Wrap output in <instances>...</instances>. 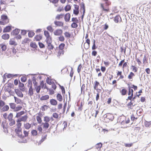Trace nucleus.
Listing matches in <instances>:
<instances>
[{
	"instance_id": "18",
	"label": "nucleus",
	"mask_w": 151,
	"mask_h": 151,
	"mask_svg": "<svg viewBox=\"0 0 151 151\" xmlns=\"http://www.w3.org/2000/svg\"><path fill=\"white\" fill-rule=\"evenodd\" d=\"M9 44L11 45H14L15 46L17 45V43L16 42L15 39L14 38H11L9 41Z\"/></svg>"
},
{
	"instance_id": "52",
	"label": "nucleus",
	"mask_w": 151,
	"mask_h": 151,
	"mask_svg": "<svg viewBox=\"0 0 151 151\" xmlns=\"http://www.w3.org/2000/svg\"><path fill=\"white\" fill-rule=\"evenodd\" d=\"M14 98L15 99V102L17 104H20L21 102V100L16 97L15 96H14Z\"/></svg>"
},
{
	"instance_id": "44",
	"label": "nucleus",
	"mask_w": 151,
	"mask_h": 151,
	"mask_svg": "<svg viewBox=\"0 0 151 151\" xmlns=\"http://www.w3.org/2000/svg\"><path fill=\"white\" fill-rule=\"evenodd\" d=\"M30 41V40L28 38H25L22 42V44H24L26 43H29Z\"/></svg>"
},
{
	"instance_id": "28",
	"label": "nucleus",
	"mask_w": 151,
	"mask_h": 151,
	"mask_svg": "<svg viewBox=\"0 0 151 151\" xmlns=\"http://www.w3.org/2000/svg\"><path fill=\"white\" fill-rule=\"evenodd\" d=\"M2 38L4 40H8L9 38V35L8 34H5L1 36Z\"/></svg>"
},
{
	"instance_id": "59",
	"label": "nucleus",
	"mask_w": 151,
	"mask_h": 151,
	"mask_svg": "<svg viewBox=\"0 0 151 151\" xmlns=\"http://www.w3.org/2000/svg\"><path fill=\"white\" fill-rule=\"evenodd\" d=\"M48 106L47 105H44L41 107V109L42 111H45L47 109Z\"/></svg>"
},
{
	"instance_id": "56",
	"label": "nucleus",
	"mask_w": 151,
	"mask_h": 151,
	"mask_svg": "<svg viewBox=\"0 0 151 151\" xmlns=\"http://www.w3.org/2000/svg\"><path fill=\"white\" fill-rule=\"evenodd\" d=\"M21 122H19L18 119L17 121V123L16 124L17 127V128H21V127L22 125V123Z\"/></svg>"
},
{
	"instance_id": "10",
	"label": "nucleus",
	"mask_w": 151,
	"mask_h": 151,
	"mask_svg": "<svg viewBox=\"0 0 151 151\" xmlns=\"http://www.w3.org/2000/svg\"><path fill=\"white\" fill-rule=\"evenodd\" d=\"M44 34L45 36L46 37V41H49L51 40V37L50 36L49 33L47 31H44Z\"/></svg>"
},
{
	"instance_id": "27",
	"label": "nucleus",
	"mask_w": 151,
	"mask_h": 151,
	"mask_svg": "<svg viewBox=\"0 0 151 151\" xmlns=\"http://www.w3.org/2000/svg\"><path fill=\"white\" fill-rule=\"evenodd\" d=\"M47 135H45L42 137V138L41 140L40 141L37 143V145H39L42 142L45 140L46 139Z\"/></svg>"
},
{
	"instance_id": "43",
	"label": "nucleus",
	"mask_w": 151,
	"mask_h": 151,
	"mask_svg": "<svg viewBox=\"0 0 151 151\" xmlns=\"http://www.w3.org/2000/svg\"><path fill=\"white\" fill-rule=\"evenodd\" d=\"M0 46L1 47L2 50L3 51H5L6 49V46L4 44H0Z\"/></svg>"
},
{
	"instance_id": "53",
	"label": "nucleus",
	"mask_w": 151,
	"mask_h": 151,
	"mask_svg": "<svg viewBox=\"0 0 151 151\" xmlns=\"http://www.w3.org/2000/svg\"><path fill=\"white\" fill-rule=\"evenodd\" d=\"M36 119L37 122L39 124H40L42 122V120L41 117L37 116Z\"/></svg>"
},
{
	"instance_id": "47",
	"label": "nucleus",
	"mask_w": 151,
	"mask_h": 151,
	"mask_svg": "<svg viewBox=\"0 0 151 151\" xmlns=\"http://www.w3.org/2000/svg\"><path fill=\"white\" fill-rule=\"evenodd\" d=\"M145 126L146 127H149L151 126V121L147 122L146 121L145 122Z\"/></svg>"
},
{
	"instance_id": "49",
	"label": "nucleus",
	"mask_w": 151,
	"mask_h": 151,
	"mask_svg": "<svg viewBox=\"0 0 151 151\" xmlns=\"http://www.w3.org/2000/svg\"><path fill=\"white\" fill-rule=\"evenodd\" d=\"M28 94L30 96H32L33 94V90L32 88H29L28 92Z\"/></svg>"
},
{
	"instance_id": "8",
	"label": "nucleus",
	"mask_w": 151,
	"mask_h": 151,
	"mask_svg": "<svg viewBox=\"0 0 151 151\" xmlns=\"http://www.w3.org/2000/svg\"><path fill=\"white\" fill-rule=\"evenodd\" d=\"M63 30L60 29H58L55 30L54 32V35L56 36H60L63 33Z\"/></svg>"
},
{
	"instance_id": "19",
	"label": "nucleus",
	"mask_w": 151,
	"mask_h": 151,
	"mask_svg": "<svg viewBox=\"0 0 151 151\" xmlns=\"http://www.w3.org/2000/svg\"><path fill=\"white\" fill-rule=\"evenodd\" d=\"M120 20L121 21H122L121 18L119 15H117L114 18V20L115 22L116 23H118Z\"/></svg>"
},
{
	"instance_id": "35",
	"label": "nucleus",
	"mask_w": 151,
	"mask_h": 151,
	"mask_svg": "<svg viewBox=\"0 0 151 151\" xmlns=\"http://www.w3.org/2000/svg\"><path fill=\"white\" fill-rule=\"evenodd\" d=\"M42 38V36L40 35H37L35 37V40L39 41Z\"/></svg>"
},
{
	"instance_id": "34",
	"label": "nucleus",
	"mask_w": 151,
	"mask_h": 151,
	"mask_svg": "<svg viewBox=\"0 0 151 151\" xmlns=\"http://www.w3.org/2000/svg\"><path fill=\"white\" fill-rule=\"evenodd\" d=\"M57 99L59 101H61L63 100V97L62 95L59 93H58L57 95Z\"/></svg>"
},
{
	"instance_id": "32",
	"label": "nucleus",
	"mask_w": 151,
	"mask_h": 151,
	"mask_svg": "<svg viewBox=\"0 0 151 151\" xmlns=\"http://www.w3.org/2000/svg\"><path fill=\"white\" fill-rule=\"evenodd\" d=\"M64 50H60L58 49V56L60 57L64 54Z\"/></svg>"
},
{
	"instance_id": "55",
	"label": "nucleus",
	"mask_w": 151,
	"mask_h": 151,
	"mask_svg": "<svg viewBox=\"0 0 151 151\" xmlns=\"http://www.w3.org/2000/svg\"><path fill=\"white\" fill-rule=\"evenodd\" d=\"M28 83L27 86L29 87V88H32V82L31 80L29 79L28 80Z\"/></svg>"
},
{
	"instance_id": "11",
	"label": "nucleus",
	"mask_w": 151,
	"mask_h": 151,
	"mask_svg": "<svg viewBox=\"0 0 151 151\" xmlns=\"http://www.w3.org/2000/svg\"><path fill=\"white\" fill-rule=\"evenodd\" d=\"M47 43V48L49 50H52L54 48L53 46L51 44L52 40H50L49 41H46Z\"/></svg>"
},
{
	"instance_id": "2",
	"label": "nucleus",
	"mask_w": 151,
	"mask_h": 151,
	"mask_svg": "<svg viewBox=\"0 0 151 151\" xmlns=\"http://www.w3.org/2000/svg\"><path fill=\"white\" fill-rule=\"evenodd\" d=\"M104 120L105 122H109V121H113L114 119V116L112 114L107 113L104 116Z\"/></svg>"
},
{
	"instance_id": "31",
	"label": "nucleus",
	"mask_w": 151,
	"mask_h": 151,
	"mask_svg": "<svg viewBox=\"0 0 151 151\" xmlns=\"http://www.w3.org/2000/svg\"><path fill=\"white\" fill-rule=\"evenodd\" d=\"M40 86H42V88H46L47 90H48V88L46 86V83H44L43 81H42L40 83Z\"/></svg>"
},
{
	"instance_id": "12",
	"label": "nucleus",
	"mask_w": 151,
	"mask_h": 151,
	"mask_svg": "<svg viewBox=\"0 0 151 151\" xmlns=\"http://www.w3.org/2000/svg\"><path fill=\"white\" fill-rule=\"evenodd\" d=\"M80 11L81 12L82 11H83V13L82 15V18H83L85 12V4L83 3H82L81 4Z\"/></svg>"
},
{
	"instance_id": "15",
	"label": "nucleus",
	"mask_w": 151,
	"mask_h": 151,
	"mask_svg": "<svg viewBox=\"0 0 151 151\" xmlns=\"http://www.w3.org/2000/svg\"><path fill=\"white\" fill-rule=\"evenodd\" d=\"M65 20L66 22H68L69 21L70 17V14L69 13H67L64 15Z\"/></svg>"
},
{
	"instance_id": "24",
	"label": "nucleus",
	"mask_w": 151,
	"mask_h": 151,
	"mask_svg": "<svg viewBox=\"0 0 151 151\" xmlns=\"http://www.w3.org/2000/svg\"><path fill=\"white\" fill-rule=\"evenodd\" d=\"M12 30V26H6L3 30L4 32H9Z\"/></svg>"
},
{
	"instance_id": "25",
	"label": "nucleus",
	"mask_w": 151,
	"mask_h": 151,
	"mask_svg": "<svg viewBox=\"0 0 151 151\" xmlns=\"http://www.w3.org/2000/svg\"><path fill=\"white\" fill-rule=\"evenodd\" d=\"M24 111H22L17 113L15 117L18 118L24 114Z\"/></svg>"
},
{
	"instance_id": "63",
	"label": "nucleus",
	"mask_w": 151,
	"mask_h": 151,
	"mask_svg": "<svg viewBox=\"0 0 151 151\" xmlns=\"http://www.w3.org/2000/svg\"><path fill=\"white\" fill-rule=\"evenodd\" d=\"M47 83L49 85H52L54 83L53 80L49 79L47 81Z\"/></svg>"
},
{
	"instance_id": "57",
	"label": "nucleus",
	"mask_w": 151,
	"mask_h": 151,
	"mask_svg": "<svg viewBox=\"0 0 151 151\" xmlns=\"http://www.w3.org/2000/svg\"><path fill=\"white\" fill-rule=\"evenodd\" d=\"M58 39L59 41L61 42H63L65 40L64 37L63 36L61 35L60 36L58 37Z\"/></svg>"
},
{
	"instance_id": "33",
	"label": "nucleus",
	"mask_w": 151,
	"mask_h": 151,
	"mask_svg": "<svg viewBox=\"0 0 151 151\" xmlns=\"http://www.w3.org/2000/svg\"><path fill=\"white\" fill-rule=\"evenodd\" d=\"M24 127L26 129H29L31 127V124L27 122L24 124Z\"/></svg>"
},
{
	"instance_id": "58",
	"label": "nucleus",
	"mask_w": 151,
	"mask_h": 151,
	"mask_svg": "<svg viewBox=\"0 0 151 151\" xmlns=\"http://www.w3.org/2000/svg\"><path fill=\"white\" fill-rule=\"evenodd\" d=\"M28 36L29 37H32L35 35V33L32 31H30L28 32Z\"/></svg>"
},
{
	"instance_id": "29",
	"label": "nucleus",
	"mask_w": 151,
	"mask_h": 151,
	"mask_svg": "<svg viewBox=\"0 0 151 151\" xmlns=\"http://www.w3.org/2000/svg\"><path fill=\"white\" fill-rule=\"evenodd\" d=\"M9 107L7 105L3 106L2 108H1V109L3 111H8L9 109Z\"/></svg>"
},
{
	"instance_id": "20",
	"label": "nucleus",
	"mask_w": 151,
	"mask_h": 151,
	"mask_svg": "<svg viewBox=\"0 0 151 151\" xmlns=\"http://www.w3.org/2000/svg\"><path fill=\"white\" fill-rule=\"evenodd\" d=\"M54 24L56 26L62 27L63 26V23L62 22L55 21Z\"/></svg>"
},
{
	"instance_id": "6",
	"label": "nucleus",
	"mask_w": 151,
	"mask_h": 151,
	"mask_svg": "<svg viewBox=\"0 0 151 151\" xmlns=\"http://www.w3.org/2000/svg\"><path fill=\"white\" fill-rule=\"evenodd\" d=\"M101 130L102 131L103 130L104 132H108V130L107 129H103L101 128V127H98V125L95 124V132L96 133H100Z\"/></svg>"
},
{
	"instance_id": "50",
	"label": "nucleus",
	"mask_w": 151,
	"mask_h": 151,
	"mask_svg": "<svg viewBox=\"0 0 151 151\" xmlns=\"http://www.w3.org/2000/svg\"><path fill=\"white\" fill-rule=\"evenodd\" d=\"M131 68H132V71H134V72H137L138 70V68H137L135 66L132 65L131 66Z\"/></svg>"
},
{
	"instance_id": "42",
	"label": "nucleus",
	"mask_w": 151,
	"mask_h": 151,
	"mask_svg": "<svg viewBox=\"0 0 151 151\" xmlns=\"http://www.w3.org/2000/svg\"><path fill=\"white\" fill-rule=\"evenodd\" d=\"M9 125L12 126L15 125V121L14 119L9 120Z\"/></svg>"
},
{
	"instance_id": "36",
	"label": "nucleus",
	"mask_w": 151,
	"mask_h": 151,
	"mask_svg": "<svg viewBox=\"0 0 151 151\" xmlns=\"http://www.w3.org/2000/svg\"><path fill=\"white\" fill-rule=\"evenodd\" d=\"M43 128L45 129H47L50 126V124L48 122H45L43 123Z\"/></svg>"
},
{
	"instance_id": "62",
	"label": "nucleus",
	"mask_w": 151,
	"mask_h": 151,
	"mask_svg": "<svg viewBox=\"0 0 151 151\" xmlns=\"http://www.w3.org/2000/svg\"><path fill=\"white\" fill-rule=\"evenodd\" d=\"M64 34L65 37H70L71 36V35L70 33L68 32H65Z\"/></svg>"
},
{
	"instance_id": "60",
	"label": "nucleus",
	"mask_w": 151,
	"mask_h": 151,
	"mask_svg": "<svg viewBox=\"0 0 151 151\" xmlns=\"http://www.w3.org/2000/svg\"><path fill=\"white\" fill-rule=\"evenodd\" d=\"M78 23L73 22L71 24V27L73 28H76L78 27Z\"/></svg>"
},
{
	"instance_id": "4",
	"label": "nucleus",
	"mask_w": 151,
	"mask_h": 151,
	"mask_svg": "<svg viewBox=\"0 0 151 151\" xmlns=\"http://www.w3.org/2000/svg\"><path fill=\"white\" fill-rule=\"evenodd\" d=\"M14 86L13 84L11 83H9L4 87V90L5 92H7L8 93H10L11 92L12 88Z\"/></svg>"
},
{
	"instance_id": "14",
	"label": "nucleus",
	"mask_w": 151,
	"mask_h": 151,
	"mask_svg": "<svg viewBox=\"0 0 151 151\" xmlns=\"http://www.w3.org/2000/svg\"><path fill=\"white\" fill-rule=\"evenodd\" d=\"M15 91L18 96L21 98L23 97V95L22 92L20 90L18 89H15Z\"/></svg>"
},
{
	"instance_id": "5",
	"label": "nucleus",
	"mask_w": 151,
	"mask_h": 151,
	"mask_svg": "<svg viewBox=\"0 0 151 151\" xmlns=\"http://www.w3.org/2000/svg\"><path fill=\"white\" fill-rule=\"evenodd\" d=\"M15 132L18 136L22 138L24 137L22 133V129L20 128H17L15 129Z\"/></svg>"
},
{
	"instance_id": "21",
	"label": "nucleus",
	"mask_w": 151,
	"mask_h": 151,
	"mask_svg": "<svg viewBox=\"0 0 151 151\" xmlns=\"http://www.w3.org/2000/svg\"><path fill=\"white\" fill-rule=\"evenodd\" d=\"M64 15V14H58L55 17V19L58 20H60L63 18Z\"/></svg>"
},
{
	"instance_id": "26",
	"label": "nucleus",
	"mask_w": 151,
	"mask_h": 151,
	"mask_svg": "<svg viewBox=\"0 0 151 151\" xmlns=\"http://www.w3.org/2000/svg\"><path fill=\"white\" fill-rule=\"evenodd\" d=\"M49 96L48 95H46L42 96L40 98V100L41 101H45L49 99Z\"/></svg>"
},
{
	"instance_id": "64",
	"label": "nucleus",
	"mask_w": 151,
	"mask_h": 151,
	"mask_svg": "<svg viewBox=\"0 0 151 151\" xmlns=\"http://www.w3.org/2000/svg\"><path fill=\"white\" fill-rule=\"evenodd\" d=\"M13 117V114L12 113H10L8 116L7 119L9 120H12Z\"/></svg>"
},
{
	"instance_id": "41",
	"label": "nucleus",
	"mask_w": 151,
	"mask_h": 151,
	"mask_svg": "<svg viewBox=\"0 0 151 151\" xmlns=\"http://www.w3.org/2000/svg\"><path fill=\"white\" fill-rule=\"evenodd\" d=\"M65 46V44L63 43H61L59 46L58 47L59 50H63Z\"/></svg>"
},
{
	"instance_id": "51",
	"label": "nucleus",
	"mask_w": 151,
	"mask_h": 151,
	"mask_svg": "<svg viewBox=\"0 0 151 151\" xmlns=\"http://www.w3.org/2000/svg\"><path fill=\"white\" fill-rule=\"evenodd\" d=\"M9 105L10 108L14 110L16 107V104L14 103H9Z\"/></svg>"
},
{
	"instance_id": "45",
	"label": "nucleus",
	"mask_w": 151,
	"mask_h": 151,
	"mask_svg": "<svg viewBox=\"0 0 151 151\" xmlns=\"http://www.w3.org/2000/svg\"><path fill=\"white\" fill-rule=\"evenodd\" d=\"M19 32V30L18 29H15L12 32V34L13 35H18Z\"/></svg>"
},
{
	"instance_id": "16",
	"label": "nucleus",
	"mask_w": 151,
	"mask_h": 151,
	"mask_svg": "<svg viewBox=\"0 0 151 151\" xmlns=\"http://www.w3.org/2000/svg\"><path fill=\"white\" fill-rule=\"evenodd\" d=\"M121 90H120V92L122 96H124L127 94V90L124 88L122 87Z\"/></svg>"
},
{
	"instance_id": "1",
	"label": "nucleus",
	"mask_w": 151,
	"mask_h": 151,
	"mask_svg": "<svg viewBox=\"0 0 151 151\" xmlns=\"http://www.w3.org/2000/svg\"><path fill=\"white\" fill-rule=\"evenodd\" d=\"M105 2V7L104 4H101V15L102 14H104V15L106 14V13L109 12V9L108 6L111 4V3L109 0H102Z\"/></svg>"
},
{
	"instance_id": "46",
	"label": "nucleus",
	"mask_w": 151,
	"mask_h": 151,
	"mask_svg": "<svg viewBox=\"0 0 151 151\" xmlns=\"http://www.w3.org/2000/svg\"><path fill=\"white\" fill-rule=\"evenodd\" d=\"M133 101H130V102H129L128 104H127V106L129 107V108L130 109H132V108H131L132 106H134L135 105V104L134 105H133V102H132Z\"/></svg>"
},
{
	"instance_id": "54",
	"label": "nucleus",
	"mask_w": 151,
	"mask_h": 151,
	"mask_svg": "<svg viewBox=\"0 0 151 151\" xmlns=\"http://www.w3.org/2000/svg\"><path fill=\"white\" fill-rule=\"evenodd\" d=\"M52 116L53 118L56 119H58L59 117V115L56 112L53 113Z\"/></svg>"
},
{
	"instance_id": "9",
	"label": "nucleus",
	"mask_w": 151,
	"mask_h": 151,
	"mask_svg": "<svg viewBox=\"0 0 151 151\" xmlns=\"http://www.w3.org/2000/svg\"><path fill=\"white\" fill-rule=\"evenodd\" d=\"M28 116L27 115L22 116L18 119L19 122H25L27 121Z\"/></svg>"
},
{
	"instance_id": "23",
	"label": "nucleus",
	"mask_w": 151,
	"mask_h": 151,
	"mask_svg": "<svg viewBox=\"0 0 151 151\" xmlns=\"http://www.w3.org/2000/svg\"><path fill=\"white\" fill-rule=\"evenodd\" d=\"M50 102L51 105L53 106H56L57 104V101L55 99H52L50 100Z\"/></svg>"
},
{
	"instance_id": "40",
	"label": "nucleus",
	"mask_w": 151,
	"mask_h": 151,
	"mask_svg": "<svg viewBox=\"0 0 151 151\" xmlns=\"http://www.w3.org/2000/svg\"><path fill=\"white\" fill-rule=\"evenodd\" d=\"M135 76L134 73L132 72H131L129 74L128 76V78L129 79H132Z\"/></svg>"
},
{
	"instance_id": "37",
	"label": "nucleus",
	"mask_w": 151,
	"mask_h": 151,
	"mask_svg": "<svg viewBox=\"0 0 151 151\" xmlns=\"http://www.w3.org/2000/svg\"><path fill=\"white\" fill-rule=\"evenodd\" d=\"M22 108V106H18L17 107H15L14 109V112H17L21 110Z\"/></svg>"
},
{
	"instance_id": "7",
	"label": "nucleus",
	"mask_w": 151,
	"mask_h": 151,
	"mask_svg": "<svg viewBox=\"0 0 151 151\" xmlns=\"http://www.w3.org/2000/svg\"><path fill=\"white\" fill-rule=\"evenodd\" d=\"M142 93V89L140 90L138 92H136L134 94L132 100H133V102H135V99L137 97H139V96L141 95V93Z\"/></svg>"
},
{
	"instance_id": "38",
	"label": "nucleus",
	"mask_w": 151,
	"mask_h": 151,
	"mask_svg": "<svg viewBox=\"0 0 151 151\" xmlns=\"http://www.w3.org/2000/svg\"><path fill=\"white\" fill-rule=\"evenodd\" d=\"M71 9V7L70 5L67 4L65 7V10L66 12L70 11Z\"/></svg>"
},
{
	"instance_id": "61",
	"label": "nucleus",
	"mask_w": 151,
	"mask_h": 151,
	"mask_svg": "<svg viewBox=\"0 0 151 151\" xmlns=\"http://www.w3.org/2000/svg\"><path fill=\"white\" fill-rule=\"evenodd\" d=\"M31 133L32 135L33 136H36L37 134V131L35 130H32Z\"/></svg>"
},
{
	"instance_id": "3",
	"label": "nucleus",
	"mask_w": 151,
	"mask_h": 151,
	"mask_svg": "<svg viewBox=\"0 0 151 151\" xmlns=\"http://www.w3.org/2000/svg\"><path fill=\"white\" fill-rule=\"evenodd\" d=\"M1 24L4 25L9 22V19L7 16L5 15H1Z\"/></svg>"
},
{
	"instance_id": "13",
	"label": "nucleus",
	"mask_w": 151,
	"mask_h": 151,
	"mask_svg": "<svg viewBox=\"0 0 151 151\" xmlns=\"http://www.w3.org/2000/svg\"><path fill=\"white\" fill-rule=\"evenodd\" d=\"M74 9L73 10V13L76 15H77L79 13V8L78 5H74Z\"/></svg>"
},
{
	"instance_id": "39",
	"label": "nucleus",
	"mask_w": 151,
	"mask_h": 151,
	"mask_svg": "<svg viewBox=\"0 0 151 151\" xmlns=\"http://www.w3.org/2000/svg\"><path fill=\"white\" fill-rule=\"evenodd\" d=\"M44 121L45 122H49L50 121V118L48 116H45L44 118Z\"/></svg>"
},
{
	"instance_id": "17",
	"label": "nucleus",
	"mask_w": 151,
	"mask_h": 151,
	"mask_svg": "<svg viewBox=\"0 0 151 151\" xmlns=\"http://www.w3.org/2000/svg\"><path fill=\"white\" fill-rule=\"evenodd\" d=\"M86 41V42H85L84 44V46L85 48L87 49L89 47L90 41L89 39H87Z\"/></svg>"
},
{
	"instance_id": "48",
	"label": "nucleus",
	"mask_w": 151,
	"mask_h": 151,
	"mask_svg": "<svg viewBox=\"0 0 151 151\" xmlns=\"http://www.w3.org/2000/svg\"><path fill=\"white\" fill-rule=\"evenodd\" d=\"M30 46L31 47L34 48H36L37 47V46L35 42H31L30 43Z\"/></svg>"
},
{
	"instance_id": "22",
	"label": "nucleus",
	"mask_w": 151,
	"mask_h": 151,
	"mask_svg": "<svg viewBox=\"0 0 151 151\" xmlns=\"http://www.w3.org/2000/svg\"><path fill=\"white\" fill-rule=\"evenodd\" d=\"M102 145V144L101 142L97 143L95 145V148L97 149L98 151H99Z\"/></svg>"
},
{
	"instance_id": "30",
	"label": "nucleus",
	"mask_w": 151,
	"mask_h": 151,
	"mask_svg": "<svg viewBox=\"0 0 151 151\" xmlns=\"http://www.w3.org/2000/svg\"><path fill=\"white\" fill-rule=\"evenodd\" d=\"M19 86L21 91H24V89L23 88V87H24V84L23 83L19 82Z\"/></svg>"
}]
</instances>
